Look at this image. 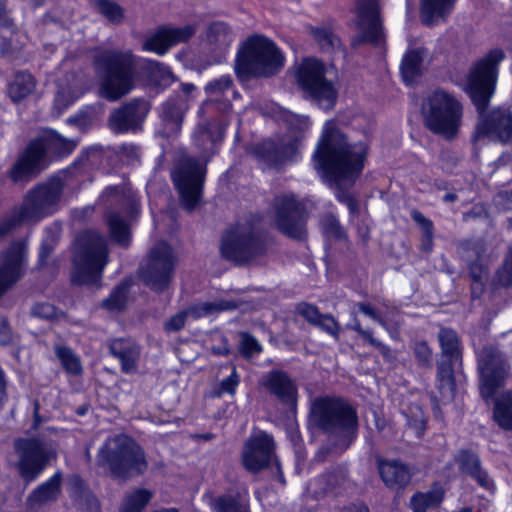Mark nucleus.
Returning a JSON list of instances; mask_svg holds the SVG:
<instances>
[{
	"label": "nucleus",
	"mask_w": 512,
	"mask_h": 512,
	"mask_svg": "<svg viewBox=\"0 0 512 512\" xmlns=\"http://www.w3.org/2000/svg\"><path fill=\"white\" fill-rule=\"evenodd\" d=\"M455 462L461 473L468 475L480 487L491 491L494 481L489 473L482 467L480 457L471 450H460L455 455Z\"/></svg>",
	"instance_id": "obj_27"
},
{
	"label": "nucleus",
	"mask_w": 512,
	"mask_h": 512,
	"mask_svg": "<svg viewBox=\"0 0 512 512\" xmlns=\"http://www.w3.org/2000/svg\"><path fill=\"white\" fill-rule=\"evenodd\" d=\"M205 172V166L198 160L183 156L171 173L180 196V203L188 212L195 210L201 202Z\"/></svg>",
	"instance_id": "obj_17"
},
{
	"label": "nucleus",
	"mask_w": 512,
	"mask_h": 512,
	"mask_svg": "<svg viewBox=\"0 0 512 512\" xmlns=\"http://www.w3.org/2000/svg\"><path fill=\"white\" fill-rule=\"evenodd\" d=\"M346 480V470L335 468L310 481L306 493L313 498H319L334 492L337 488L343 486Z\"/></svg>",
	"instance_id": "obj_31"
},
{
	"label": "nucleus",
	"mask_w": 512,
	"mask_h": 512,
	"mask_svg": "<svg viewBox=\"0 0 512 512\" xmlns=\"http://www.w3.org/2000/svg\"><path fill=\"white\" fill-rule=\"evenodd\" d=\"M238 383H239V377L236 372V368L234 367L231 375L221 381L220 390H219L218 394L221 395L223 393H228L230 395H233L235 393V389H236Z\"/></svg>",
	"instance_id": "obj_62"
},
{
	"label": "nucleus",
	"mask_w": 512,
	"mask_h": 512,
	"mask_svg": "<svg viewBox=\"0 0 512 512\" xmlns=\"http://www.w3.org/2000/svg\"><path fill=\"white\" fill-rule=\"evenodd\" d=\"M96 463L106 468L113 478L122 481L138 477L148 469L144 449L126 434L109 436L97 452Z\"/></svg>",
	"instance_id": "obj_3"
},
{
	"label": "nucleus",
	"mask_w": 512,
	"mask_h": 512,
	"mask_svg": "<svg viewBox=\"0 0 512 512\" xmlns=\"http://www.w3.org/2000/svg\"><path fill=\"white\" fill-rule=\"evenodd\" d=\"M239 351L245 359H250L254 355L262 352V346L258 340L248 332L239 333Z\"/></svg>",
	"instance_id": "obj_53"
},
{
	"label": "nucleus",
	"mask_w": 512,
	"mask_h": 512,
	"mask_svg": "<svg viewBox=\"0 0 512 512\" xmlns=\"http://www.w3.org/2000/svg\"><path fill=\"white\" fill-rule=\"evenodd\" d=\"M313 423L331 439L333 449L345 451L353 442L357 430L355 410L344 400L321 397L313 401L311 408Z\"/></svg>",
	"instance_id": "obj_5"
},
{
	"label": "nucleus",
	"mask_w": 512,
	"mask_h": 512,
	"mask_svg": "<svg viewBox=\"0 0 512 512\" xmlns=\"http://www.w3.org/2000/svg\"><path fill=\"white\" fill-rule=\"evenodd\" d=\"M311 35L318 43L321 50L327 53H332L341 48V42L337 35L333 33L330 28L317 27L311 28Z\"/></svg>",
	"instance_id": "obj_46"
},
{
	"label": "nucleus",
	"mask_w": 512,
	"mask_h": 512,
	"mask_svg": "<svg viewBox=\"0 0 512 512\" xmlns=\"http://www.w3.org/2000/svg\"><path fill=\"white\" fill-rule=\"evenodd\" d=\"M358 309L366 316L370 317L374 321L378 322L383 327H386L385 321L379 316L377 311L368 303L359 302L357 303Z\"/></svg>",
	"instance_id": "obj_64"
},
{
	"label": "nucleus",
	"mask_w": 512,
	"mask_h": 512,
	"mask_svg": "<svg viewBox=\"0 0 512 512\" xmlns=\"http://www.w3.org/2000/svg\"><path fill=\"white\" fill-rule=\"evenodd\" d=\"M411 218L419 226L421 230V237H434V225L433 222L426 218L420 211L412 210Z\"/></svg>",
	"instance_id": "obj_59"
},
{
	"label": "nucleus",
	"mask_w": 512,
	"mask_h": 512,
	"mask_svg": "<svg viewBox=\"0 0 512 512\" xmlns=\"http://www.w3.org/2000/svg\"><path fill=\"white\" fill-rule=\"evenodd\" d=\"M13 332L6 317H0V345H10L13 342Z\"/></svg>",
	"instance_id": "obj_63"
},
{
	"label": "nucleus",
	"mask_w": 512,
	"mask_h": 512,
	"mask_svg": "<svg viewBox=\"0 0 512 512\" xmlns=\"http://www.w3.org/2000/svg\"><path fill=\"white\" fill-rule=\"evenodd\" d=\"M356 14L363 40L379 43L383 38L379 0H357Z\"/></svg>",
	"instance_id": "obj_22"
},
{
	"label": "nucleus",
	"mask_w": 512,
	"mask_h": 512,
	"mask_svg": "<svg viewBox=\"0 0 512 512\" xmlns=\"http://www.w3.org/2000/svg\"><path fill=\"white\" fill-rule=\"evenodd\" d=\"M150 110L148 101L136 98L115 109L109 116V127L116 133L135 131Z\"/></svg>",
	"instance_id": "obj_21"
},
{
	"label": "nucleus",
	"mask_w": 512,
	"mask_h": 512,
	"mask_svg": "<svg viewBox=\"0 0 512 512\" xmlns=\"http://www.w3.org/2000/svg\"><path fill=\"white\" fill-rule=\"evenodd\" d=\"M28 223L21 212L15 207L0 220V243L16 231L22 224Z\"/></svg>",
	"instance_id": "obj_49"
},
{
	"label": "nucleus",
	"mask_w": 512,
	"mask_h": 512,
	"mask_svg": "<svg viewBox=\"0 0 512 512\" xmlns=\"http://www.w3.org/2000/svg\"><path fill=\"white\" fill-rule=\"evenodd\" d=\"M422 115L427 129L446 140H453L462 125L463 105L454 95L437 89L425 98Z\"/></svg>",
	"instance_id": "obj_11"
},
{
	"label": "nucleus",
	"mask_w": 512,
	"mask_h": 512,
	"mask_svg": "<svg viewBox=\"0 0 512 512\" xmlns=\"http://www.w3.org/2000/svg\"><path fill=\"white\" fill-rule=\"evenodd\" d=\"M290 123L295 130L291 128L287 135L277 141L268 139L254 146L253 154L259 161L270 167H278L296 159L309 122L305 117L291 116Z\"/></svg>",
	"instance_id": "obj_14"
},
{
	"label": "nucleus",
	"mask_w": 512,
	"mask_h": 512,
	"mask_svg": "<svg viewBox=\"0 0 512 512\" xmlns=\"http://www.w3.org/2000/svg\"><path fill=\"white\" fill-rule=\"evenodd\" d=\"M406 425L417 438L422 437L426 427V417L419 405L412 404L403 412Z\"/></svg>",
	"instance_id": "obj_48"
},
{
	"label": "nucleus",
	"mask_w": 512,
	"mask_h": 512,
	"mask_svg": "<svg viewBox=\"0 0 512 512\" xmlns=\"http://www.w3.org/2000/svg\"><path fill=\"white\" fill-rule=\"evenodd\" d=\"M284 55L275 43L262 35L249 37L237 53L235 72L240 80L270 78L284 67Z\"/></svg>",
	"instance_id": "obj_6"
},
{
	"label": "nucleus",
	"mask_w": 512,
	"mask_h": 512,
	"mask_svg": "<svg viewBox=\"0 0 512 512\" xmlns=\"http://www.w3.org/2000/svg\"><path fill=\"white\" fill-rule=\"evenodd\" d=\"M413 353L416 358L417 364L423 368H432V350L425 341L415 342L413 346Z\"/></svg>",
	"instance_id": "obj_56"
},
{
	"label": "nucleus",
	"mask_w": 512,
	"mask_h": 512,
	"mask_svg": "<svg viewBox=\"0 0 512 512\" xmlns=\"http://www.w3.org/2000/svg\"><path fill=\"white\" fill-rule=\"evenodd\" d=\"M485 251L486 246L482 239L462 240L458 243L457 252L466 262L470 277L479 278L482 271L487 270L482 261Z\"/></svg>",
	"instance_id": "obj_29"
},
{
	"label": "nucleus",
	"mask_w": 512,
	"mask_h": 512,
	"mask_svg": "<svg viewBox=\"0 0 512 512\" xmlns=\"http://www.w3.org/2000/svg\"><path fill=\"white\" fill-rule=\"evenodd\" d=\"M427 56L428 50L424 47L411 49L405 54L401 64V73L405 82L410 83L422 74L423 62Z\"/></svg>",
	"instance_id": "obj_36"
},
{
	"label": "nucleus",
	"mask_w": 512,
	"mask_h": 512,
	"mask_svg": "<svg viewBox=\"0 0 512 512\" xmlns=\"http://www.w3.org/2000/svg\"><path fill=\"white\" fill-rule=\"evenodd\" d=\"M177 257L166 242L155 244L138 268L140 280L156 293L167 291L173 281Z\"/></svg>",
	"instance_id": "obj_13"
},
{
	"label": "nucleus",
	"mask_w": 512,
	"mask_h": 512,
	"mask_svg": "<svg viewBox=\"0 0 512 512\" xmlns=\"http://www.w3.org/2000/svg\"><path fill=\"white\" fill-rule=\"evenodd\" d=\"M215 512H250L248 501L240 495H223L213 503Z\"/></svg>",
	"instance_id": "obj_45"
},
{
	"label": "nucleus",
	"mask_w": 512,
	"mask_h": 512,
	"mask_svg": "<svg viewBox=\"0 0 512 512\" xmlns=\"http://www.w3.org/2000/svg\"><path fill=\"white\" fill-rule=\"evenodd\" d=\"M239 306V302L225 299L199 303L170 317L165 322L164 328L168 332H176L184 327L188 315H191L193 318H200L217 312L235 310Z\"/></svg>",
	"instance_id": "obj_23"
},
{
	"label": "nucleus",
	"mask_w": 512,
	"mask_h": 512,
	"mask_svg": "<svg viewBox=\"0 0 512 512\" xmlns=\"http://www.w3.org/2000/svg\"><path fill=\"white\" fill-rule=\"evenodd\" d=\"M109 350L111 355L120 361L123 372L130 373L136 370L140 348L134 341L122 338L114 339L109 345Z\"/></svg>",
	"instance_id": "obj_33"
},
{
	"label": "nucleus",
	"mask_w": 512,
	"mask_h": 512,
	"mask_svg": "<svg viewBox=\"0 0 512 512\" xmlns=\"http://www.w3.org/2000/svg\"><path fill=\"white\" fill-rule=\"evenodd\" d=\"M378 469L383 482L390 488H402L410 482L411 473L401 461L379 460Z\"/></svg>",
	"instance_id": "obj_34"
},
{
	"label": "nucleus",
	"mask_w": 512,
	"mask_h": 512,
	"mask_svg": "<svg viewBox=\"0 0 512 512\" xmlns=\"http://www.w3.org/2000/svg\"><path fill=\"white\" fill-rule=\"evenodd\" d=\"M207 41L215 49L225 50L233 41V34L224 22H213L206 33Z\"/></svg>",
	"instance_id": "obj_43"
},
{
	"label": "nucleus",
	"mask_w": 512,
	"mask_h": 512,
	"mask_svg": "<svg viewBox=\"0 0 512 512\" xmlns=\"http://www.w3.org/2000/svg\"><path fill=\"white\" fill-rule=\"evenodd\" d=\"M62 474L56 472L47 481L38 485L26 498L27 509L40 512L48 504L56 502L61 495Z\"/></svg>",
	"instance_id": "obj_26"
},
{
	"label": "nucleus",
	"mask_w": 512,
	"mask_h": 512,
	"mask_svg": "<svg viewBox=\"0 0 512 512\" xmlns=\"http://www.w3.org/2000/svg\"><path fill=\"white\" fill-rule=\"evenodd\" d=\"M493 419L503 430L512 431V390L494 399Z\"/></svg>",
	"instance_id": "obj_38"
},
{
	"label": "nucleus",
	"mask_w": 512,
	"mask_h": 512,
	"mask_svg": "<svg viewBox=\"0 0 512 512\" xmlns=\"http://www.w3.org/2000/svg\"><path fill=\"white\" fill-rule=\"evenodd\" d=\"M493 283L495 286L512 288V246L508 248L501 266L496 270Z\"/></svg>",
	"instance_id": "obj_50"
},
{
	"label": "nucleus",
	"mask_w": 512,
	"mask_h": 512,
	"mask_svg": "<svg viewBox=\"0 0 512 512\" xmlns=\"http://www.w3.org/2000/svg\"><path fill=\"white\" fill-rule=\"evenodd\" d=\"M54 353L66 373L75 376L82 373L81 360L70 347L57 343L54 345Z\"/></svg>",
	"instance_id": "obj_42"
},
{
	"label": "nucleus",
	"mask_w": 512,
	"mask_h": 512,
	"mask_svg": "<svg viewBox=\"0 0 512 512\" xmlns=\"http://www.w3.org/2000/svg\"><path fill=\"white\" fill-rule=\"evenodd\" d=\"M444 498V490L438 483L427 492H417L410 500L413 512H426L427 509L438 507Z\"/></svg>",
	"instance_id": "obj_37"
},
{
	"label": "nucleus",
	"mask_w": 512,
	"mask_h": 512,
	"mask_svg": "<svg viewBox=\"0 0 512 512\" xmlns=\"http://www.w3.org/2000/svg\"><path fill=\"white\" fill-rule=\"evenodd\" d=\"M262 385L268 392L276 397L283 405L289 408H295L297 402L298 389L295 381L282 370H273L267 373Z\"/></svg>",
	"instance_id": "obj_25"
},
{
	"label": "nucleus",
	"mask_w": 512,
	"mask_h": 512,
	"mask_svg": "<svg viewBox=\"0 0 512 512\" xmlns=\"http://www.w3.org/2000/svg\"><path fill=\"white\" fill-rule=\"evenodd\" d=\"M442 357L437 364V388L441 397L450 401L454 397V364L461 360V350L457 333L449 328H441L438 333Z\"/></svg>",
	"instance_id": "obj_19"
},
{
	"label": "nucleus",
	"mask_w": 512,
	"mask_h": 512,
	"mask_svg": "<svg viewBox=\"0 0 512 512\" xmlns=\"http://www.w3.org/2000/svg\"><path fill=\"white\" fill-rule=\"evenodd\" d=\"M68 492L73 505L83 512H99V503L87 484L78 475L70 477Z\"/></svg>",
	"instance_id": "obj_32"
},
{
	"label": "nucleus",
	"mask_w": 512,
	"mask_h": 512,
	"mask_svg": "<svg viewBox=\"0 0 512 512\" xmlns=\"http://www.w3.org/2000/svg\"><path fill=\"white\" fill-rule=\"evenodd\" d=\"M504 58L501 50L492 51L486 59L479 61L470 71L465 91L479 113L475 138L487 137L502 144L512 143V112L506 108H495L486 113L495 91L497 65Z\"/></svg>",
	"instance_id": "obj_2"
},
{
	"label": "nucleus",
	"mask_w": 512,
	"mask_h": 512,
	"mask_svg": "<svg viewBox=\"0 0 512 512\" xmlns=\"http://www.w3.org/2000/svg\"><path fill=\"white\" fill-rule=\"evenodd\" d=\"M347 328L356 331L365 341H367L371 346L377 348L384 356L389 354L390 349L374 338L370 330L363 329L357 319H355V323L353 325H347Z\"/></svg>",
	"instance_id": "obj_57"
},
{
	"label": "nucleus",
	"mask_w": 512,
	"mask_h": 512,
	"mask_svg": "<svg viewBox=\"0 0 512 512\" xmlns=\"http://www.w3.org/2000/svg\"><path fill=\"white\" fill-rule=\"evenodd\" d=\"M31 315L40 319H52L56 316V309L46 302L36 303L31 309Z\"/></svg>",
	"instance_id": "obj_61"
},
{
	"label": "nucleus",
	"mask_w": 512,
	"mask_h": 512,
	"mask_svg": "<svg viewBox=\"0 0 512 512\" xmlns=\"http://www.w3.org/2000/svg\"><path fill=\"white\" fill-rule=\"evenodd\" d=\"M296 78L302 90L320 107H334L338 97V76L334 66H326L315 58H306L298 66Z\"/></svg>",
	"instance_id": "obj_12"
},
{
	"label": "nucleus",
	"mask_w": 512,
	"mask_h": 512,
	"mask_svg": "<svg viewBox=\"0 0 512 512\" xmlns=\"http://www.w3.org/2000/svg\"><path fill=\"white\" fill-rule=\"evenodd\" d=\"M107 224L111 238L121 247H128L130 244V228L118 212H110L107 216Z\"/></svg>",
	"instance_id": "obj_41"
},
{
	"label": "nucleus",
	"mask_w": 512,
	"mask_h": 512,
	"mask_svg": "<svg viewBox=\"0 0 512 512\" xmlns=\"http://www.w3.org/2000/svg\"><path fill=\"white\" fill-rule=\"evenodd\" d=\"M233 87V80L229 75L221 76L213 79L205 86V92L209 96H221Z\"/></svg>",
	"instance_id": "obj_54"
},
{
	"label": "nucleus",
	"mask_w": 512,
	"mask_h": 512,
	"mask_svg": "<svg viewBox=\"0 0 512 512\" xmlns=\"http://www.w3.org/2000/svg\"><path fill=\"white\" fill-rule=\"evenodd\" d=\"M275 451L276 443L272 435L264 431L255 432L243 444L242 464L247 471L258 473L276 458Z\"/></svg>",
	"instance_id": "obj_20"
},
{
	"label": "nucleus",
	"mask_w": 512,
	"mask_h": 512,
	"mask_svg": "<svg viewBox=\"0 0 512 512\" xmlns=\"http://www.w3.org/2000/svg\"><path fill=\"white\" fill-rule=\"evenodd\" d=\"M142 68L149 72L151 80L158 85L168 86L175 80L170 68L160 62L145 60Z\"/></svg>",
	"instance_id": "obj_47"
},
{
	"label": "nucleus",
	"mask_w": 512,
	"mask_h": 512,
	"mask_svg": "<svg viewBox=\"0 0 512 512\" xmlns=\"http://www.w3.org/2000/svg\"><path fill=\"white\" fill-rule=\"evenodd\" d=\"M196 30L195 24H188L177 28H162L147 38L142 48L145 51H152L163 55L170 47L188 41L196 33Z\"/></svg>",
	"instance_id": "obj_24"
},
{
	"label": "nucleus",
	"mask_w": 512,
	"mask_h": 512,
	"mask_svg": "<svg viewBox=\"0 0 512 512\" xmlns=\"http://www.w3.org/2000/svg\"><path fill=\"white\" fill-rule=\"evenodd\" d=\"M100 79V95L109 101H117L135 86L137 57L131 50H104L94 58Z\"/></svg>",
	"instance_id": "obj_4"
},
{
	"label": "nucleus",
	"mask_w": 512,
	"mask_h": 512,
	"mask_svg": "<svg viewBox=\"0 0 512 512\" xmlns=\"http://www.w3.org/2000/svg\"><path fill=\"white\" fill-rule=\"evenodd\" d=\"M58 242V235L52 228L45 230V237L42 241L39 253L40 263H44L53 252Z\"/></svg>",
	"instance_id": "obj_58"
},
{
	"label": "nucleus",
	"mask_w": 512,
	"mask_h": 512,
	"mask_svg": "<svg viewBox=\"0 0 512 512\" xmlns=\"http://www.w3.org/2000/svg\"><path fill=\"white\" fill-rule=\"evenodd\" d=\"M96 10L113 24H119L124 18V9L111 0H93Z\"/></svg>",
	"instance_id": "obj_51"
},
{
	"label": "nucleus",
	"mask_w": 512,
	"mask_h": 512,
	"mask_svg": "<svg viewBox=\"0 0 512 512\" xmlns=\"http://www.w3.org/2000/svg\"><path fill=\"white\" fill-rule=\"evenodd\" d=\"M456 0H421L420 17L426 26L435 25L451 13Z\"/></svg>",
	"instance_id": "obj_35"
},
{
	"label": "nucleus",
	"mask_w": 512,
	"mask_h": 512,
	"mask_svg": "<svg viewBox=\"0 0 512 512\" xmlns=\"http://www.w3.org/2000/svg\"><path fill=\"white\" fill-rule=\"evenodd\" d=\"M189 108L187 96L177 95L162 105L161 120L163 134L167 137L177 134L182 126L185 113Z\"/></svg>",
	"instance_id": "obj_28"
},
{
	"label": "nucleus",
	"mask_w": 512,
	"mask_h": 512,
	"mask_svg": "<svg viewBox=\"0 0 512 512\" xmlns=\"http://www.w3.org/2000/svg\"><path fill=\"white\" fill-rule=\"evenodd\" d=\"M13 449L14 467L26 485L36 481L58 458L57 441L45 435L18 437L13 441Z\"/></svg>",
	"instance_id": "obj_9"
},
{
	"label": "nucleus",
	"mask_w": 512,
	"mask_h": 512,
	"mask_svg": "<svg viewBox=\"0 0 512 512\" xmlns=\"http://www.w3.org/2000/svg\"><path fill=\"white\" fill-rule=\"evenodd\" d=\"M366 153L365 143H348L338 128L327 123L313 156L316 168L335 185L337 200L344 203L353 216L359 213L358 201L343 186L352 185L360 175Z\"/></svg>",
	"instance_id": "obj_1"
},
{
	"label": "nucleus",
	"mask_w": 512,
	"mask_h": 512,
	"mask_svg": "<svg viewBox=\"0 0 512 512\" xmlns=\"http://www.w3.org/2000/svg\"><path fill=\"white\" fill-rule=\"evenodd\" d=\"M80 94L81 92L63 88L58 91L55 98V104L57 107L64 109L73 103Z\"/></svg>",
	"instance_id": "obj_60"
},
{
	"label": "nucleus",
	"mask_w": 512,
	"mask_h": 512,
	"mask_svg": "<svg viewBox=\"0 0 512 512\" xmlns=\"http://www.w3.org/2000/svg\"><path fill=\"white\" fill-rule=\"evenodd\" d=\"M510 369L507 356L495 345H484L477 353L479 391L485 401L492 399L505 385Z\"/></svg>",
	"instance_id": "obj_15"
},
{
	"label": "nucleus",
	"mask_w": 512,
	"mask_h": 512,
	"mask_svg": "<svg viewBox=\"0 0 512 512\" xmlns=\"http://www.w3.org/2000/svg\"><path fill=\"white\" fill-rule=\"evenodd\" d=\"M62 192V180L59 177L50 178L30 189L17 208L28 223L38 222L58 210Z\"/></svg>",
	"instance_id": "obj_16"
},
{
	"label": "nucleus",
	"mask_w": 512,
	"mask_h": 512,
	"mask_svg": "<svg viewBox=\"0 0 512 512\" xmlns=\"http://www.w3.org/2000/svg\"><path fill=\"white\" fill-rule=\"evenodd\" d=\"M109 262L107 240L96 231H84L76 239L73 280L80 285L100 286L105 266Z\"/></svg>",
	"instance_id": "obj_10"
},
{
	"label": "nucleus",
	"mask_w": 512,
	"mask_h": 512,
	"mask_svg": "<svg viewBox=\"0 0 512 512\" xmlns=\"http://www.w3.org/2000/svg\"><path fill=\"white\" fill-rule=\"evenodd\" d=\"M271 207L275 226L282 234L296 240L305 238V207L294 194L276 195Z\"/></svg>",
	"instance_id": "obj_18"
},
{
	"label": "nucleus",
	"mask_w": 512,
	"mask_h": 512,
	"mask_svg": "<svg viewBox=\"0 0 512 512\" xmlns=\"http://www.w3.org/2000/svg\"><path fill=\"white\" fill-rule=\"evenodd\" d=\"M129 289L127 282L120 283L110 294L108 298L103 301V307L116 311L124 307L126 296Z\"/></svg>",
	"instance_id": "obj_52"
},
{
	"label": "nucleus",
	"mask_w": 512,
	"mask_h": 512,
	"mask_svg": "<svg viewBox=\"0 0 512 512\" xmlns=\"http://www.w3.org/2000/svg\"><path fill=\"white\" fill-rule=\"evenodd\" d=\"M35 88V78L30 73L19 72L8 86V95L13 102L18 103L32 94Z\"/></svg>",
	"instance_id": "obj_39"
},
{
	"label": "nucleus",
	"mask_w": 512,
	"mask_h": 512,
	"mask_svg": "<svg viewBox=\"0 0 512 512\" xmlns=\"http://www.w3.org/2000/svg\"><path fill=\"white\" fill-rule=\"evenodd\" d=\"M321 226L327 237L338 240L345 237V232L341 227L339 220L333 214L325 215L321 220Z\"/></svg>",
	"instance_id": "obj_55"
},
{
	"label": "nucleus",
	"mask_w": 512,
	"mask_h": 512,
	"mask_svg": "<svg viewBox=\"0 0 512 512\" xmlns=\"http://www.w3.org/2000/svg\"><path fill=\"white\" fill-rule=\"evenodd\" d=\"M76 145V141L65 138L54 130L46 131L43 136L31 140L19 154L8 172L11 181L28 182L44 170L47 151L63 157L70 154Z\"/></svg>",
	"instance_id": "obj_7"
},
{
	"label": "nucleus",
	"mask_w": 512,
	"mask_h": 512,
	"mask_svg": "<svg viewBox=\"0 0 512 512\" xmlns=\"http://www.w3.org/2000/svg\"><path fill=\"white\" fill-rule=\"evenodd\" d=\"M296 311L309 324L318 327L336 340L339 339L340 325L332 315L322 314L315 305L306 302L299 303L296 307Z\"/></svg>",
	"instance_id": "obj_30"
},
{
	"label": "nucleus",
	"mask_w": 512,
	"mask_h": 512,
	"mask_svg": "<svg viewBox=\"0 0 512 512\" xmlns=\"http://www.w3.org/2000/svg\"><path fill=\"white\" fill-rule=\"evenodd\" d=\"M103 196L118 203L124 214H131L136 210V197L126 185L109 186L105 189Z\"/></svg>",
	"instance_id": "obj_40"
},
{
	"label": "nucleus",
	"mask_w": 512,
	"mask_h": 512,
	"mask_svg": "<svg viewBox=\"0 0 512 512\" xmlns=\"http://www.w3.org/2000/svg\"><path fill=\"white\" fill-rule=\"evenodd\" d=\"M152 497L153 492L148 489H135L125 495L120 512H142Z\"/></svg>",
	"instance_id": "obj_44"
},
{
	"label": "nucleus",
	"mask_w": 512,
	"mask_h": 512,
	"mask_svg": "<svg viewBox=\"0 0 512 512\" xmlns=\"http://www.w3.org/2000/svg\"><path fill=\"white\" fill-rule=\"evenodd\" d=\"M267 248L261 217L251 215L227 230L222 237L220 252L225 259L244 265L265 255Z\"/></svg>",
	"instance_id": "obj_8"
}]
</instances>
